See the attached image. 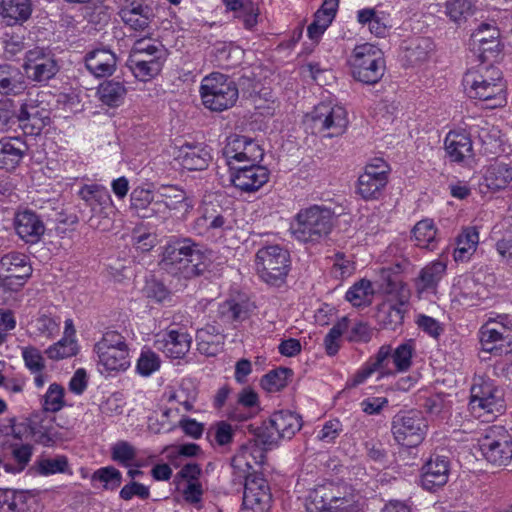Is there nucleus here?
<instances>
[{
	"label": "nucleus",
	"mask_w": 512,
	"mask_h": 512,
	"mask_svg": "<svg viewBox=\"0 0 512 512\" xmlns=\"http://www.w3.org/2000/svg\"><path fill=\"white\" fill-rule=\"evenodd\" d=\"M206 260L198 244L183 238L170 241L163 247L159 266L168 274L189 279L204 272Z\"/></svg>",
	"instance_id": "f257e3e1"
},
{
	"label": "nucleus",
	"mask_w": 512,
	"mask_h": 512,
	"mask_svg": "<svg viewBox=\"0 0 512 512\" xmlns=\"http://www.w3.org/2000/svg\"><path fill=\"white\" fill-rule=\"evenodd\" d=\"M463 86L470 98L490 102L488 108L505 103L502 72L498 67L481 64L468 70L463 77Z\"/></svg>",
	"instance_id": "f03ea898"
},
{
	"label": "nucleus",
	"mask_w": 512,
	"mask_h": 512,
	"mask_svg": "<svg viewBox=\"0 0 512 512\" xmlns=\"http://www.w3.org/2000/svg\"><path fill=\"white\" fill-rule=\"evenodd\" d=\"M307 512H360L351 489L332 482L311 489L306 497Z\"/></svg>",
	"instance_id": "7ed1b4c3"
},
{
	"label": "nucleus",
	"mask_w": 512,
	"mask_h": 512,
	"mask_svg": "<svg viewBox=\"0 0 512 512\" xmlns=\"http://www.w3.org/2000/svg\"><path fill=\"white\" fill-rule=\"evenodd\" d=\"M333 227V212L324 206L313 205L301 209L291 223L293 236L301 242H319Z\"/></svg>",
	"instance_id": "20e7f679"
},
{
	"label": "nucleus",
	"mask_w": 512,
	"mask_h": 512,
	"mask_svg": "<svg viewBox=\"0 0 512 512\" xmlns=\"http://www.w3.org/2000/svg\"><path fill=\"white\" fill-rule=\"evenodd\" d=\"M97 367L101 374L124 372L131 364L130 350L125 337L114 330L107 331L95 344Z\"/></svg>",
	"instance_id": "39448f33"
},
{
	"label": "nucleus",
	"mask_w": 512,
	"mask_h": 512,
	"mask_svg": "<svg viewBox=\"0 0 512 512\" xmlns=\"http://www.w3.org/2000/svg\"><path fill=\"white\" fill-rule=\"evenodd\" d=\"M199 92L203 105L216 112L233 107L239 96L235 82L219 72L205 76L201 81Z\"/></svg>",
	"instance_id": "423d86ee"
},
{
	"label": "nucleus",
	"mask_w": 512,
	"mask_h": 512,
	"mask_svg": "<svg viewBox=\"0 0 512 512\" xmlns=\"http://www.w3.org/2000/svg\"><path fill=\"white\" fill-rule=\"evenodd\" d=\"M290 254L287 249L271 244L261 247L255 256V267L258 276L265 283L281 286L290 269Z\"/></svg>",
	"instance_id": "0eeeda50"
},
{
	"label": "nucleus",
	"mask_w": 512,
	"mask_h": 512,
	"mask_svg": "<svg viewBox=\"0 0 512 512\" xmlns=\"http://www.w3.org/2000/svg\"><path fill=\"white\" fill-rule=\"evenodd\" d=\"M350 64L354 79L364 84H376L385 73L383 52L371 43L356 46Z\"/></svg>",
	"instance_id": "6e6552de"
},
{
	"label": "nucleus",
	"mask_w": 512,
	"mask_h": 512,
	"mask_svg": "<svg viewBox=\"0 0 512 512\" xmlns=\"http://www.w3.org/2000/svg\"><path fill=\"white\" fill-rule=\"evenodd\" d=\"M470 392V408L479 417L504 411V392L494 380L483 375H477L473 379Z\"/></svg>",
	"instance_id": "1a4fd4ad"
},
{
	"label": "nucleus",
	"mask_w": 512,
	"mask_h": 512,
	"mask_svg": "<svg viewBox=\"0 0 512 512\" xmlns=\"http://www.w3.org/2000/svg\"><path fill=\"white\" fill-rule=\"evenodd\" d=\"M481 455L491 464L507 465L512 460V435L503 426H491L478 439Z\"/></svg>",
	"instance_id": "9d476101"
},
{
	"label": "nucleus",
	"mask_w": 512,
	"mask_h": 512,
	"mask_svg": "<svg viewBox=\"0 0 512 512\" xmlns=\"http://www.w3.org/2000/svg\"><path fill=\"white\" fill-rule=\"evenodd\" d=\"M301 426V418L297 414L291 411L275 412L269 419V425L258 434V441L270 449L281 439H291Z\"/></svg>",
	"instance_id": "9b49d317"
},
{
	"label": "nucleus",
	"mask_w": 512,
	"mask_h": 512,
	"mask_svg": "<svg viewBox=\"0 0 512 512\" xmlns=\"http://www.w3.org/2000/svg\"><path fill=\"white\" fill-rule=\"evenodd\" d=\"M392 347L382 345L377 353L371 356L357 372L346 382V388L352 389L364 384L372 375L377 373V380L393 376L397 372L392 367Z\"/></svg>",
	"instance_id": "f8f14e48"
},
{
	"label": "nucleus",
	"mask_w": 512,
	"mask_h": 512,
	"mask_svg": "<svg viewBox=\"0 0 512 512\" xmlns=\"http://www.w3.org/2000/svg\"><path fill=\"white\" fill-rule=\"evenodd\" d=\"M314 128L327 137L342 135L348 125L347 111L344 107L332 103H320L311 115Z\"/></svg>",
	"instance_id": "ddd939ff"
},
{
	"label": "nucleus",
	"mask_w": 512,
	"mask_h": 512,
	"mask_svg": "<svg viewBox=\"0 0 512 512\" xmlns=\"http://www.w3.org/2000/svg\"><path fill=\"white\" fill-rule=\"evenodd\" d=\"M427 430V423L418 411H409L395 416L392 433L395 440L403 446L415 447L422 442Z\"/></svg>",
	"instance_id": "4468645a"
},
{
	"label": "nucleus",
	"mask_w": 512,
	"mask_h": 512,
	"mask_svg": "<svg viewBox=\"0 0 512 512\" xmlns=\"http://www.w3.org/2000/svg\"><path fill=\"white\" fill-rule=\"evenodd\" d=\"M389 165L381 158L365 166L357 183V193L365 200L378 199L388 183Z\"/></svg>",
	"instance_id": "2eb2a0df"
},
{
	"label": "nucleus",
	"mask_w": 512,
	"mask_h": 512,
	"mask_svg": "<svg viewBox=\"0 0 512 512\" xmlns=\"http://www.w3.org/2000/svg\"><path fill=\"white\" fill-rule=\"evenodd\" d=\"M223 157L226 164L232 166L241 163H257L263 158L262 148L252 139L246 136L232 135L227 138L223 148Z\"/></svg>",
	"instance_id": "dca6fc26"
},
{
	"label": "nucleus",
	"mask_w": 512,
	"mask_h": 512,
	"mask_svg": "<svg viewBox=\"0 0 512 512\" xmlns=\"http://www.w3.org/2000/svg\"><path fill=\"white\" fill-rule=\"evenodd\" d=\"M272 494L266 479L254 475L245 481L243 494V512H269Z\"/></svg>",
	"instance_id": "f3484780"
},
{
	"label": "nucleus",
	"mask_w": 512,
	"mask_h": 512,
	"mask_svg": "<svg viewBox=\"0 0 512 512\" xmlns=\"http://www.w3.org/2000/svg\"><path fill=\"white\" fill-rule=\"evenodd\" d=\"M50 120L49 109L35 99H27L17 113V123L25 133L31 135L39 134L50 124Z\"/></svg>",
	"instance_id": "a211bd4d"
},
{
	"label": "nucleus",
	"mask_w": 512,
	"mask_h": 512,
	"mask_svg": "<svg viewBox=\"0 0 512 512\" xmlns=\"http://www.w3.org/2000/svg\"><path fill=\"white\" fill-rule=\"evenodd\" d=\"M123 23L135 31H145L154 18L152 0H130L119 10Z\"/></svg>",
	"instance_id": "6ab92c4d"
},
{
	"label": "nucleus",
	"mask_w": 512,
	"mask_h": 512,
	"mask_svg": "<svg viewBox=\"0 0 512 512\" xmlns=\"http://www.w3.org/2000/svg\"><path fill=\"white\" fill-rule=\"evenodd\" d=\"M23 67L28 78L36 82L47 81L58 71V65L53 56L39 48L26 53Z\"/></svg>",
	"instance_id": "aec40b11"
},
{
	"label": "nucleus",
	"mask_w": 512,
	"mask_h": 512,
	"mask_svg": "<svg viewBox=\"0 0 512 512\" xmlns=\"http://www.w3.org/2000/svg\"><path fill=\"white\" fill-rule=\"evenodd\" d=\"M192 337L182 330L162 331L155 335L154 347L172 359L183 358L190 350Z\"/></svg>",
	"instance_id": "412c9836"
},
{
	"label": "nucleus",
	"mask_w": 512,
	"mask_h": 512,
	"mask_svg": "<svg viewBox=\"0 0 512 512\" xmlns=\"http://www.w3.org/2000/svg\"><path fill=\"white\" fill-rule=\"evenodd\" d=\"M235 172L232 175L233 185L247 193L259 190L269 180V171L256 163L232 166Z\"/></svg>",
	"instance_id": "4be33fe9"
},
{
	"label": "nucleus",
	"mask_w": 512,
	"mask_h": 512,
	"mask_svg": "<svg viewBox=\"0 0 512 512\" xmlns=\"http://www.w3.org/2000/svg\"><path fill=\"white\" fill-rule=\"evenodd\" d=\"M265 454L256 441L248 442L242 445L231 460V465L234 473L238 478L245 479L253 477L252 474L255 466L261 465L264 462Z\"/></svg>",
	"instance_id": "5701e85b"
},
{
	"label": "nucleus",
	"mask_w": 512,
	"mask_h": 512,
	"mask_svg": "<svg viewBox=\"0 0 512 512\" xmlns=\"http://www.w3.org/2000/svg\"><path fill=\"white\" fill-rule=\"evenodd\" d=\"M450 461L445 456H432L422 467L421 484L428 491L444 486L449 478Z\"/></svg>",
	"instance_id": "b1692460"
},
{
	"label": "nucleus",
	"mask_w": 512,
	"mask_h": 512,
	"mask_svg": "<svg viewBox=\"0 0 512 512\" xmlns=\"http://www.w3.org/2000/svg\"><path fill=\"white\" fill-rule=\"evenodd\" d=\"M176 159L184 169L201 171L208 167L212 156L203 144L185 143L178 148Z\"/></svg>",
	"instance_id": "393cba45"
},
{
	"label": "nucleus",
	"mask_w": 512,
	"mask_h": 512,
	"mask_svg": "<svg viewBox=\"0 0 512 512\" xmlns=\"http://www.w3.org/2000/svg\"><path fill=\"white\" fill-rule=\"evenodd\" d=\"M186 198L185 192L176 186H162L155 191L153 212L157 219L166 220L172 210L179 209Z\"/></svg>",
	"instance_id": "a878e982"
},
{
	"label": "nucleus",
	"mask_w": 512,
	"mask_h": 512,
	"mask_svg": "<svg viewBox=\"0 0 512 512\" xmlns=\"http://www.w3.org/2000/svg\"><path fill=\"white\" fill-rule=\"evenodd\" d=\"M400 301L398 303L383 304L377 314L379 323L386 329L396 330L404 320V305L409 298V290L403 283H399Z\"/></svg>",
	"instance_id": "bb28decb"
},
{
	"label": "nucleus",
	"mask_w": 512,
	"mask_h": 512,
	"mask_svg": "<svg viewBox=\"0 0 512 512\" xmlns=\"http://www.w3.org/2000/svg\"><path fill=\"white\" fill-rule=\"evenodd\" d=\"M14 225L17 235L27 243H37L45 232L43 221L29 210L17 213Z\"/></svg>",
	"instance_id": "cd10ccee"
},
{
	"label": "nucleus",
	"mask_w": 512,
	"mask_h": 512,
	"mask_svg": "<svg viewBox=\"0 0 512 512\" xmlns=\"http://www.w3.org/2000/svg\"><path fill=\"white\" fill-rule=\"evenodd\" d=\"M444 144L445 151L453 162L463 163L473 157L472 140L465 132H449L445 138Z\"/></svg>",
	"instance_id": "c85d7f7f"
},
{
	"label": "nucleus",
	"mask_w": 512,
	"mask_h": 512,
	"mask_svg": "<svg viewBox=\"0 0 512 512\" xmlns=\"http://www.w3.org/2000/svg\"><path fill=\"white\" fill-rule=\"evenodd\" d=\"M116 56L109 49H95L87 53L85 64L91 74L96 77H106L116 69Z\"/></svg>",
	"instance_id": "c756f323"
},
{
	"label": "nucleus",
	"mask_w": 512,
	"mask_h": 512,
	"mask_svg": "<svg viewBox=\"0 0 512 512\" xmlns=\"http://www.w3.org/2000/svg\"><path fill=\"white\" fill-rule=\"evenodd\" d=\"M500 33L497 27L481 23L471 35V45L482 55L485 53H497L499 50Z\"/></svg>",
	"instance_id": "7c9ffc66"
},
{
	"label": "nucleus",
	"mask_w": 512,
	"mask_h": 512,
	"mask_svg": "<svg viewBox=\"0 0 512 512\" xmlns=\"http://www.w3.org/2000/svg\"><path fill=\"white\" fill-rule=\"evenodd\" d=\"M32 10L31 0H0V17L8 26L27 21Z\"/></svg>",
	"instance_id": "2f4dec72"
},
{
	"label": "nucleus",
	"mask_w": 512,
	"mask_h": 512,
	"mask_svg": "<svg viewBox=\"0 0 512 512\" xmlns=\"http://www.w3.org/2000/svg\"><path fill=\"white\" fill-rule=\"evenodd\" d=\"M231 228V221L214 208L204 207L202 214L195 220L194 229L198 234L222 232Z\"/></svg>",
	"instance_id": "473e14b6"
},
{
	"label": "nucleus",
	"mask_w": 512,
	"mask_h": 512,
	"mask_svg": "<svg viewBox=\"0 0 512 512\" xmlns=\"http://www.w3.org/2000/svg\"><path fill=\"white\" fill-rule=\"evenodd\" d=\"M25 144L19 138H2L0 140V169L14 170L21 162Z\"/></svg>",
	"instance_id": "72a5a7b5"
},
{
	"label": "nucleus",
	"mask_w": 512,
	"mask_h": 512,
	"mask_svg": "<svg viewBox=\"0 0 512 512\" xmlns=\"http://www.w3.org/2000/svg\"><path fill=\"white\" fill-rule=\"evenodd\" d=\"M447 270V263L441 259L432 261L423 267L416 279V287L419 293L434 291L444 277Z\"/></svg>",
	"instance_id": "f704fd0d"
},
{
	"label": "nucleus",
	"mask_w": 512,
	"mask_h": 512,
	"mask_svg": "<svg viewBox=\"0 0 512 512\" xmlns=\"http://www.w3.org/2000/svg\"><path fill=\"white\" fill-rule=\"evenodd\" d=\"M357 20L360 24L367 25L369 31L380 38L385 37L391 27L389 15L374 8L359 10Z\"/></svg>",
	"instance_id": "c9c22d12"
},
{
	"label": "nucleus",
	"mask_w": 512,
	"mask_h": 512,
	"mask_svg": "<svg viewBox=\"0 0 512 512\" xmlns=\"http://www.w3.org/2000/svg\"><path fill=\"white\" fill-rule=\"evenodd\" d=\"M479 243V232L475 227H466L456 238L453 257L456 262L469 261L476 252Z\"/></svg>",
	"instance_id": "e433bc0d"
},
{
	"label": "nucleus",
	"mask_w": 512,
	"mask_h": 512,
	"mask_svg": "<svg viewBox=\"0 0 512 512\" xmlns=\"http://www.w3.org/2000/svg\"><path fill=\"white\" fill-rule=\"evenodd\" d=\"M32 268L28 263L27 256L20 253H9L4 255L0 260V275L7 278L8 276L29 278Z\"/></svg>",
	"instance_id": "4c0bfd02"
},
{
	"label": "nucleus",
	"mask_w": 512,
	"mask_h": 512,
	"mask_svg": "<svg viewBox=\"0 0 512 512\" xmlns=\"http://www.w3.org/2000/svg\"><path fill=\"white\" fill-rule=\"evenodd\" d=\"M154 201L155 191L144 187H136L130 194V208L144 219L156 218L153 212Z\"/></svg>",
	"instance_id": "58836bf2"
},
{
	"label": "nucleus",
	"mask_w": 512,
	"mask_h": 512,
	"mask_svg": "<svg viewBox=\"0 0 512 512\" xmlns=\"http://www.w3.org/2000/svg\"><path fill=\"white\" fill-rule=\"evenodd\" d=\"M196 341L200 353L214 356L221 350L224 337L215 326L208 325L197 331Z\"/></svg>",
	"instance_id": "ea45409f"
},
{
	"label": "nucleus",
	"mask_w": 512,
	"mask_h": 512,
	"mask_svg": "<svg viewBox=\"0 0 512 512\" xmlns=\"http://www.w3.org/2000/svg\"><path fill=\"white\" fill-rule=\"evenodd\" d=\"M28 432L32 435L33 439L44 446H53L61 440L57 430L51 423V420H40L32 418L27 423Z\"/></svg>",
	"instance_id": "a19ab883"
},
{
	"label": "nucleus",
	"mask_w": 512,
	"mask_h": 512,
	"mask_svg": "<svg viewBox=\"0 0 512 512\" xmlns=\"http://www.w3.org/2000/svg\"><path fill=\"white\" fill-rule=\"evenodd\" d=\"M25 89V79L21 71L10 65H0V94L17 95Z\"/></svg>",
	"instance_id": "79ce46f5"
},
{
	"label": "nucleus",
	"mask_w": 512,
	"mask_h": 512,
	"mask_svg": "<svg viewBox=\"0 0 512 512\" xmlns=\"http://www.w3.org/2000/svg\"><path fill=\"white\" fill-rule=\"evenodd\" d=\"M96 94L102 104L118 107L123 103L127 89L120 81L106 80L98 86Z\"/></svg>",
	"instance_id": "37998d69"
},
{
	"label": "nucleus",
	"mask_w": 512,
	"mask_h": 512,
	"mask_svg": "<svg viewBox=\"0 0 512 512\" xmlns=\"http://www.w3.org/2000/svg\"><path fill=\"white\" fill-rule=\"evenodd\" d=\"M510 330L498 322H488L481 327L480 342L485 351L492 352L497 344L509 339Z\"/></svg>",
	"instance_id": "c03bdc74"
},
{
	"label": "nucleus",
	"mask_w": 512,
	"mask_h": 512,
	"mask_svg": "<svg viewBox=\"0 0 512 512\" xmlns=\"http://www.w3.org/2000/svg\"><path fill=\"white\" fill-rule=\"evenodd\" d=\"M481 290L483 287L467 274L456 277L452 286V294L461 304L478 298Z\"/></svg>",
	"instance_id": "a18cd8bd"
},
{
	"label": "nucleus",
	"mask_w": 512,
	"mask_h": 512,
	"mask_svg": "<svg viewBox=\"0 0 512 512\" xmlns=\"http://www.w3.org/2000/svg\"><path fill=\"white\" fill-rule=\"evenodd\" d=\"M28 433L26 422H17L15 418L7 419L0 425V446L3 448L18 445Z\"/></svg>",
	"instance_id": "49530a36"
},
{
	"label": "nucleus",
	"mask_w": 512,
	"mask_h": 512,
	"mask_svg": "<svg viewBox=\"0 0 512 512\" xmlns=\"http://www.w3.org/2000/svg\"><path fill=\"white\" fill-rule=\"evenodd\" d=\"M238 405L229 413V417L236 421H245L251 418L258 408V395L252 389L245 388L238 394Z\"/></svg>",
	"instance_id": "de8ad7c7"
},
{
	"label": "nucleus",
	"mask_w": 512,
	"mask_h": 512,
	"mask_svg": "<svg viewBox=\"0 0 512 512\" xmlns=\"http://www.w3.org/2000/svg\"><path fill=\"white\" fill-rule=\"evenodd\" d=\"M130 68L134 76L140 81H148L159 74L162 69L160 56L146 60L145 58H132Z\"/></svg>",
	"instance_id": "09e8293b"
},
{
	"label": "nucleus",
	"mask_w": 512,
	"mask_h": 512,
	"mask_svg": "<svg viewBox=\"0 0 512 512\" xmlns=\"http://www.w3.org/2000/svg\"><path fill=\"white\" fill-rule=\"evenodd\" d=\"M484 181L490 190L505 189L512 182V172L505 164H495L487 169Z\"/></svg>",
	"instance_id": "8fccbe9b"
},
{
	"label": "nucleus",
	"mask_w": 512,
	"mask_h": 512,
	"mask_svg": "<svg viewBox=\"0 0 512 512\" xmlns=\"http://www.w3.org/2000/svg\"><path fill=\"white\" fill-rule=\"evenodd\" d=\"M78 194L93 211L97 207H106L111 203L108 190L100 185H85L79 190Z\"/></svg>",
	"instance_id": "3c124183"
},
{
	"label": "nucleus",
	"mask_w": 512,
	"mask_h": 512,
	"mask_svg": "<svg viewBox=\"0 0 512 512\" xmlns=\"http://www.w3.org/2000/svg\"><path fill=\"white\" fill-rule=\"evenodd\" d=\"M433 49V42L429 38H417L405 48V59L411 65L423 63L429 58Z\"/></svg>",
	"instance_id": "603ef678"
},
{
	"label": "nucleus",
	"mask_w": 512,
	"mask_h": 512,
	"mask_svg": "<svg viewBox=\"0 0 512 512\" xmlns=\"http://www.w3.org/2000/svg\"><path fill=\"white\" fill-rule=\"evenodd\" d=\"M416 245L433 250L436 246L437 229L430 219L419 221L412 230Z\"/></svg>",
	"instance_id": "864d4df0"
},
{
	"label": "nucleus",
	"mask_w": 512,
	"mask_h": 512,
	"mask_svg": "<svg viewBox=\"0 0 512 512\" xmlns=\"http://www.w3.org/2000/svg\"><path fill=\"white\" fill-rule=\"evenodd\" d=\"M374 289L371 281L361 279L346 292V300L353 306L360 307L369 305L373 300Z\"/></svg>",
	"instance_id": "5fc2aeb1"
},
{
	"label": "nucleus",
	"mask_w": 512,
	"mask_h": 512,
	"mask_svg": "<svg viewBox=\"0 0 512 512\" xmlns=\"http://www.w3.org/2000/svg\"><path fill=\"white\" fill-rule=\"evenodd\" d=\"M60 323V317L41 312L33 320V327L37 336L51 339L59 333Z\"/></svg>",
	"instance_id": "6e6d98bb"
},
{
	"label": "nucleus",
	"mask_w": 512,
	"mask_h": 512,
	"mask_svg": "<svg viewBox=\"0 0 512 512\" xmlns=\"http://www.w3.org/2000/svg\"><path fill=\"white\" fill-rule=\"evenodd\" d=\"M473 12L472 0H447L445 2V15L456 24L465 22Z\"/></svg>",
	"instance_id": "4d7b16f0"
},
{
	"label": "nucleus",
	"mask_w": 512,
	"mask_h": 512,
	"mask_svg": "<svg viewBox=\"0 0 512 512\" xmlns=\"http://www.w3.org/2000/svg\"><path fill=\"white\" fill-rule=\"evenodd\" d=\"M415 343L408 340L394 350L392 349V362L397 373L406 372L412 366V358L415 354Z\"/></svg>",
	"instance_id": "13d9d810"
},
{
	"label": "nucleus",
	"mask_w": 512,
	"mask_h": 512,
	"mask_svg": "<svg viewBox=\"0 0 512 512\" xmlns=\"http://www.w3.org/2000/svg\"><path fill=\"white\" fill-rule=\"evenodd\" d=\"M348 328L349 319L347 317H342L329 330L328 334L324 338L325 350L329 356L337 354L340 348L341 336L348 332Z\"/></svg>",
	"instance_id": "bf43d9fd"
},
{
	"label": "nucleus",
	"mask_w": 512,
	"mask_h": 512,
	"mask_svg": "<svg viewBox=\"0 0 512 512\" xmlns=\"http://www.w3.org/2000/svg\"><path fill=\"white\" fill-rule=\"evenodd\" d=\"M92 483L99 482L106 490H116L122 481L121 472L113 466L97 469L91 476Z\"/></svg>",
	"instance_id": "052dcab7"
},
{
	"label": "nucleus",
	"mask_w": 512,
	"mask_h": 512,
	"mask_svg": "<svg viewBox=\"0 0 512 512\" xmlns=\"http://www.w3.org/2000/svg\"><path fill=\"white\" fill-rule=\"evenodd\" d=\"M78 352V345L75 339L62 337L57 343L49 346L45 353L52 360H61L72 357Z\"/></svg>",
	"instance_id": "680f3d73"
},
{
	"label": "nucleus",
	"mask_w": 512,
	"mask_h": 512,
	"mask_svg": "<svg viewBox=\"0 0 512 512\" xmlns=\"http://www.w3.org/2000/svg\"><path fill=\"white\" fill-rule=\"evenodd\" d=\"M64 396L65 390L61 385L50 384L42 399L43 409L53 413L60 411L65 406Z\"/></svg>",
	"instance_id": "e2e57ef3"
},
{
	"label": "nucleus",
	"mask_w": 512,
	"mask_h": 512,
	"mask_svg": "<svg viewBox=\"0 0 512 512\" xmlns=\"http://www.w3.org/2000/svg\"><path fill=\"white\" fill-rule=\"evenodd\" d=\"M292 371L287 368H280L266 374L261 384L264 389L269 392H276L287 385L288 379L291 377Z\"/></svg>",
	"instance_id": "0e129e2a"
},
{
	"label": "nucleus",
	"mask_w": 512,
	"mask_h": 512,
	"mask_svg": "<svg viewBox=\"0 0 512 512\" xmlns=\"http://www.w3.org/2000/svg\"><path fill=\"white\" fill-rule=\"evenodd\" d=\"M159 356L150 349H143L137 360L136 371L144 377H148L160 368Z\"/></svg>",
	"instance_id": "69168bd1"
},
{
	"label": "nucleus",
	"mask_w": 512,
	"mask_h": 512,
	"mask_svg": "<svg viewBox=\"0 0 512 512\" xmlns=\"http://www.w3.org/2000/svg\"><path fill=\"white\" fill-rule=\"evenodd\" d=\"M136 449L126 441H119L111 448V457L125 467L132 466L136 459Z\"/></svg>",
	"instance_id": "338daca9"
},
{
	"label": "nucleus",
	"mask_w": 512,
	"mask_h": 512,
	"mask_svg": "<svg viewBox=\"0 0 512 512\" xmlns=\"http://www.w3.org/2000/svg\"><path fill=\"white\" fill-rule=\"evenodd\" d=\"M219 313L227 321H239L248 317V305L244 302L227 300L220 305Z\"/></svg>",
	"instance_id": "774afa93"
}]
</instances>
